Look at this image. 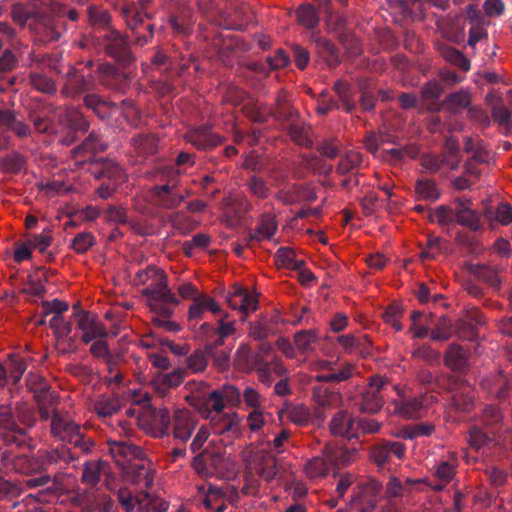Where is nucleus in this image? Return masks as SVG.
<instances>
[{
  "mask_svg": "<svg viewBox=\"0 0 512 512\" xmlns=\"http://www.w3.org/2000/svg\"><path fill=\"white\" fill-rule=\"evenodd\" d=\"M355 452L348 451L342 447L328 443L323 448V455L327 460L335 466H344L350 463L353 459Z\"/></svg>",
  "mask_w": 512,
  "mask_h": 512,
  "instance_id": "5701e85b",
  "label": "nucleus"
},
{
  "mask_svg": "<svg viewBox=\"0 0 512 512\" xmlns=\"http://www.w3.org/2000/svg\"><path fill=\"white\" fill-rule=\"evenodd\" d=\"M210 436V428L208 426H202L197 431L195 437L191 443V450L193 452L200 451L201 449H205L204 444L208 441ZM208 449V446H206Z\"/></svg>",
  "mask_w": 512,
  "mask_h": 512,
  "instance_id": "13d9d810",
  "label": "nucleus"
},
{
  "mask_svg": "<svg viewBox=\"0 0 512 512\" xmlns=\"http://www.w3.org/2000/svg\"><path fill=\"white\" fill-rule=\"evenodd\" d=\"M401 315V310L398 306H390L386 309L383 314V318L386 323L390 324L395 330L400 331L402 326L399 322V317Z\"/></svg>",
  "mask_w": 512,
  "mask_h": 512,
  "instance_id": "338daca9",
  "label": "nucleus"
},
{
  "mask_svg": "<svg viewBox=\"0 0 512 512\" xmlns=\"http://www.w3.org/2000/svg\"><path fill=\"white\" fill-rule=\"evenodd\" d=\"M89 20L93 25L104 26L109 23V14L106 10L91 7L88 9Z\"/></svg>",
  "mask_w": 512,
  "mask_h": 512,
  "instance_id": "69168bd1",
  "label": "nucleus"
},
{
  "mask_svg": "<svg viewBox=\"0 0 512 512\" xmlns=\"http://www.w3.org/2000/svg\"><path fill=\"white\" fill-rule=\"evenodd\" d=\"M318 334L314 330H303L295 334L294 343L301 352H310L315 349Z\"/></svg>",
  "mask_w": 512,
  "mask_h": 512,
  "instance_id": "2f4dec72",
  "label": "nucleus"
},
{
  "mask_svg": "<svg viewBox=\"0 0 512 512\" xmlns=\"http://www.w3.org/2000/svg\"><path fill=\"white\" fill-rule=\"evenodd\" d=\"M209 466L210 474L214 473L223 478H231L235 473L236 467L234 461L220 452H210Z\"/></svg>",
  "mask_w": 512,
  "mask_h": 512,
  "instance_id": "2eb2a0df",
  "label": "nucleus"
},
{
  "mask_svg": "<svg viewBox=\"0 0 512 512\" xmlns=\"http://www.w3.org/2000/svg\"><path fill=\"white\" fill-rule=\"evenodd\" d=\"M51 431L63 441L73 442L76 445L80 441V427L67 414L54 413Z\"/></svg>",
  "mask_w": 512,
  "mask_h": 512,
  "instance_id": "0eeeda50",
  "label": "nucleus"
},
{
  "mask_svg": "<svg viewBox=\"0 0 512 512\" xmlns=\"http://www.w3.org/2000/svg\"><path fill=\"white\" fill-rule=\"evenodd\" d=\"M353 425V418L347 412L339 411L332 417L329 430L334 436L350 437Z\"/></svg>",
  "mask_w": 512,
  "mask_h": 512,
  "instance_id": "412c9836",
  "label": "nucleus"
},
{
  "mask_svg": "<svg viewBox=\"0 0 512 512\" xmlns=\"http://www.w3.org/2000/svg\"><path fill=\"white\" fill-rule=\"evenodd\" d=\"M120 407V400L113 396L101 395L94 402V411L101 418L113 415Z\"/></svg>",
  "mask_w": 512,
  "mask_h": 512,
  "instance_id": "bb28decb",
  "label": "nucleus"
},
{
  "mask_svg": "<svg viewBox=\"0 0 512 512\" xmlns=\"http://www.w3.org/2000/svg\"><path fill=\"white\" fill-rule=\"evenodd\" d=\"M205 311H210L213 314H219L221 308L215 300L206 295L201 294L196 296L188 309V319L190 321H199L203 318Z\"/></svg>",
  "mask_w": 512,
  "mask_h": 512,
  "instance_id": "ddd939ff",
  "label": "nucleus"
},
{
  "mask_svg": "<svg viewBox=\"0 0 512 512\" xmlns=\"http://www.w3.org/2000/svg\"><path fill=\"white\" fill-rule=\"evenodd\" d=\"M470 201H457L455 203L454 222L476 230L479 228V216L470 208Z\"/></svg>",
  "mask_w": 512,
  "mask_h": 512,
  "instance_id": "f3484780",
  "label": "nucleus"
},
{
  "mask_svg": "<svg viewBox=\"0 0 512 512\" xmlns=\"http://www.w3.org/2000/svg\"><path fill=\"white\" fill-rule=\"evenodd\" d=\"M452 330H451V323L450 320L441 317L435 326V328L431 332V338L433 340H448L451 337Z\"/></svg>",
  "mask_w": 512,
  "mask_h": 512,
  "instance_id": "49530a36",
  "label": "nucleus"
},
{
  "mask_svg": "<svg viewBox=\"0 0 512 512\" xmlns=\"http://www.w3.org/2000/svg\"><path fill=\"white\" fill-rule=\"evenodd\" d=\"M118 501L125 512H165L168 504L161 498L148 493H141L133 497L132 493L121 488L117 492Z\"/></svg>",
  "mask_w": 512,
  "mask_h": 512,
  "instance_id": "7ed1b4c3",
  "label": "nucleus"
},
{
  "mask_svg": "<svg viewBox=\"0 0 512 512\" xmlns=\"http://www.w3.org/2000/svg\"><path fill=\"white\" fill-rule=\"evenodd\" d=\"M52 237L49 231L42 232L38 235H34L30 241L29 245L33 248L38 249L40 252H44L51 244Z\"/></svg>",
  "mask_w": 512,
  "mask_h": 512,
  "instance_id": "0e129e2a",
  "label": "nucleus"
},
{
  "mask_svg": "<svg viewBox=\"0 0 512 512\" xmlns=\"http://www.w3.org/2000/svg\"><path fill=\"white\" fill-rule=\"evenodd\" d=\"M416 193L421 199L434 201L439 197V191L434 182L423 179L416 183Z\"/></svg>",
  "mask_w": 512,
  "mask_h": 512,
  "instance_id": "4c0bfd02",
  "label": "nucleus"
},
{
  "mask_svg": "<svg viewBox=\"0 0 512 512\" xmlns=\"http://www.w3.org/2000/svg\"><path fill=\"white\" fill-rule=\"evenodd\" d=\"M434 431V426L430 423H420L411 427L405 428L400 436L408 439H413L419 436H429Z\"/></svg>",
  "mask_w": 512,
  "mask_h": 512,
  "instance_id": "a18cd8bd",
  "label": "nucleus"
},
{
  "mask_svg": "<svg viewBox=\"0 0 512 512\" xmlns=\"http://www.w3.org/2000/svg\"><path fill=\"white\" fill-rule=\"evenodd\" d=\"M276 264L279 267L300 269L301 262L295 260V253L290 248H280L275 255Z\"/></svg>",
  "mask_w": 512,
  "mask_h": 512,
  "instance_id": "a19ab883",
  "label": "nucleus"
},
{
  "mask_svg": "<svg viewBox=\"0 0 512 512\" xmlns=\"http://www.w3.org/2000/svg\"><path fill=\"white\" fill-rule=\"evenodd\" d=\"M42 310L45 316L62 315L63 312H66L68 310V304L58 299H54L52 301H45L42 303Z\"/></svg>",
  "mask_w": 512,
  "mask_h": 512,
  "instance_id": "864d4df0",
  "label": "nucleus"
},
{
  "mask_svg": "<svg viewBox=\"0 0 512 512\" xmlns=\"http://www.w3.org/2000/svg\"><path fill=\"white\" fill-rule=\"evenodd\" d=\"M134 283L146 285L142 293L147 297L148 306L154 313L171 315L173 306L179 303L174 293L168 288L164 272L154 266H148L137 272Z\"/></svg>",
  "mask_w": 512,
  "mask_h": 512,
  "instance_id": "f03ea898",
  "label": "nucleus"
},
{
  "mask_svg": "<svg viewBox=\"0 0 512 512\" xmlns=\"http://www.w3.org/2000/svg\"><path fill=\"white\" fill-rule=\"evenodd\" d=\"M101 177L107 178L111 180V183L105 185L103 184L99 189L98 193L101 198H108L112 191H114L117 186L123 183L126 179V176L122 169L118 165H109L103 172L100 174Z\"/></svg>",
  "mask_w": 512,
  "mask_h": 512,
  "instance_id": "dca6fc26",
  "label": "nucleus"
},
{
  "mask_svg": "<svg viewBox=\"0 0 512 512\" xmlns=\"http://www.w3.org/2000/svg\"><path fill=\"white\" fill-rule=\"evenodd\" d=\"M297 18L301 25L312 29L318 25L319 17L311 5H302L297 10Z\"/></svg>",
  "mask_w": 512,
  "mask_h": 512,
  "instance_id": "e433bc0d",
  "label": "nucleus"
},
{
  "mask_svg": "<svg viewBox=\"0 0 512 512\" xmlns=\"http://www.w3.org/2000/svg\"><path fill=\"white\" fill-rule=\"evenodd\" d=\"M187 399L203 418L211 420L214 417L213 413H221L227 405H239L241 393L233 385H223L210 390L204 383H194Z\"/></svg>",
  "mask_w": 512,
  "mask_h": 512,
  "instance_id": "f257e3e1",
  "label": "nucleus"
},
{
  "mask_svg": "<svg viewBox=\"0 0 512 512\" xmlns=\"http://www.w3.org/2000/svg\"><path fill=\"white\" fill-rule=\"evenodd\" d=\"M122 475L125 481L140 484L146 488L153 484V473L142 457L123 469Z\"/></svg>",
  "mask_w": 512,
  "mask_h": 512,
  "instance_id": "9b49d317",
  "label": "nucleus"
},
{
  "mask_svg": "<svg viewBox=\"0 0 512 512\" xmlns=\"http://www.w3.org/2000/svg\"><path fill=\"white\" fill-rule=\"evenodd\" d=\"M277 230L275 217L272 215H264L260 220L254 234L250 236V240L262 241L270 239Z\"/></svg>",
  "mask_w": 512,
  "mask_h": 512,
  "instance_id": "c756f323",
  "label": "nucleus"
},
{
  "mask_svg": "<svg viewBox=\"0 0 512 512\" xmlns=\"http://www.w3.org/2000/svg\"><path fill=\"white\" fill-rule=\"evenodd\" d=\"M129 398L135 405L140 406L139 411L144 410L145 407H149L150 396L149 393L142 388L133 389L129 392Z\"/></svg>",
  "mask_w": 512,
  "mask_h": 512,
  "instance_id": "bf43d9fd",
  "label": "nucleus"
},
{
  "mask_svg": "<svg viewBox=\"0 0 512 512\" xmlns=\"http://www.w3.org/2000/svg\"><path fill=\"white\" fill-rule=\"evenodd\" d=\"M415 3V0H388L387 2L389 9L401 16L413 13Z\"/></svg>",
  "mask_w": 512,
  "mask_h": 512,
  "instance_id": "3c124183",
  "label": "nucleus"
},
{
  "mask_svg": "<svg viewBox=\"0 0 512 512\" xmlns=\"http://www.w3.org/2000/svg\"><path fill=\"white\" fill-rule=\"evenodd\" d=\"M465 149L472 154L475 162L485 163L490 159V152L480 143L468 139L465 143Z\"/></svg>",
  "mask_w": 512,
  "mask_h": 512,
  "instance_id": "37998d69",
  "label": "nucleus"
},
{
  "mask_svg": "<svg viewBox=\"0 0 512 512\" xmlns=\"http://www.w3.org/2000/svg\"><path fill=\"white\" fill-rule=\"evenodd\" d=\"M198 490L204 495L203 504L207 509L214 510L215 512H223L225 510V495L220 488L209 485L207 489L204 486H200Z\"/></svg>",
  "mask_w": 512,
  "mask_h": 512,
  "instance_id": "aec40b11",
  "label": "nucleus"
},
{
  "mask_svg": "<svg viewBox=\"0 0 512 512\" xmlns=\"http://www.w3.org/2000/svg\"><path fill=\"white\" fill-rule=\"evenodd\" d=\"M470 103V95L468 92L460 91L451 94L445 101L446 107L452 112L466 108Z\"/></svg>",
  "mask_w": 512,
  "mask_h": 512,
  "instance_id": "79ce46f5",
  "label": "nucleus"
},
{
  "mask_svg": "<svg viewBox=\"0 0 512 512\" xmlns=\"http://www.w3.org/2000/svg\"><path fill=\"white\" fill-rule=\"evenodd\" d=\"M107 463L103 461H90L84 465L82 480L89 485H96L100 477L107 470Z\"/></svg>",
  "mask_w": 512,
  "mask_h": 512,
  "instance_id": "c85d7f7f",
  "label": "nucleus"
},
{
  "mask_svg": "<svg viewBox=\"0 0 512 512\" xmlns=\"http://www.w3.org/2000/svg\"><path fill=\"white\" fill-rule=\"evenodd\" d=\"M153 196L160 206L167 209L177 207L184 198L176 191L175 187L169 185L156 186L153 190Z\"/></svg>",
  "mask_w": 512,
  "mask_h": 512,
  "instance_id": "a211bd4d",
  "label": "nucleus"
},
{
  "mask_svg": "<svg viewBox=\"0 0 512 512\" xmlns=\"http://www.w3.org/2000/svg\"><path fill=\"white\" fill-rule=\"evenodd\" d=\"M445 362L450 368L460 370L466 364V353L459 345L452 344L446 353Z\"/></svg>",
  "mask_w": 512,
  "mask_h": 512,
  "instance_id": "f704fd0d",
  "label": "nucleus"
},
{
  "mask_svg": "<svg viewBox=\"0 0 512 512\" xmlns=\"http://www.w3.org/2000/svg\"><path fill=\"white\" fill-rule=\"evenodd\" d=\"M291 138L295 143L301 146H310L312 141L310 139V128L300 125H293L290 128Z\"/></svg>",
  "mask_w": 512,
  "mask_h": 512,
  "instance_id": "09e8293b",
  "label": "nucleus"
},
{
  "mask_svg": "<svg viewBox=\"0 0 512 512\" xmlns=\"http://www.w3.org/2000/svg\"><path fill=\"white\" fill-rule=\"evenodd\" d=\"M76 319L78 328L82 332L83 342L89 343L96 338H102L107 335L106 328L94 314L81 311L76 314Z\"/></svg>",
  "mask_w": 512,
  "mask_h": 512,
  "instance_id": "1a4fd4ad",
  "label": "nucleus"
},
{
  "mask_svg": "<svg viewBox=\"0 0 512 512\" xmlns=\"http://www.w3.org/2000/svg\"><path fill=\"white\" fill-rule=\"evenodd\" d=\"M109 451L121 471L143 457L142 450L128 441H109Z\"/></svg>",
  "mask_w": 512,
  "mask_h": 512,
  "instance_id": "6e6552de",
  "label": "nucleus"
},
{
  "mask_svg": "<svg viewBox=\"0 0 512 512\" xmlns=\"http://www.w3.org/2000/svg\"><path fill=\"white\" fill-rule=\"evenodd\" d=\"M455 208L451 209L446 206H439L429 213V220L439 225H449L454 222Z\"/></svg>",
  "mask_w": 512,
  "mask_h": 512,
  "instance_id": "58836bf2",
  "label": "nucleus"
},
{
  "mask_svg": "<svg viewBox=\"0 0 512 512\" xmlns=\"http://www.w3.org/2000/svg\"><path fill=\"white\" fill-rule=\"evenodd\" d=\"M227 302L230 308L239 310L246 316L257 310V298L240 285H234L232 292L227 295Z\"/></svg>",
  "mask_w": 512,
  "mask_h": 512,
  "instance_id": "9d476101",
  "label": "nucleus"
},
{
  "mask_svg": "<svg viewBox=\"0 0 512 512\" xmlns=\"http://www.w3.org/2000/svg\"><path fill=\"white\" fill-rule=\"evenodd\" d=\"M197 426L196 418L188 410H177L174 414V436L186 441Z\"/></svg>",
  "mask_w": 512,
  "mask_h": 512,
  "instance_id": "f8f14e48",
  "label": "nucleus"
},
{
  "mask_svg": "<svg viewBox=\"0 0 512 512\" xmlns=\"http://www.w3.org/2000/svg\"><path fill=\"white\" fill-rule=\"evenodd\" d=\"M211 424L215 433L223 434L226 432L239 433L240 418L236 413L216 414L211 418Z\"/></svg>",
  "mask_w": 512,
  "mask_h": 512,
  "instance_id": "6ab92c4d",
  "label": "nucleus"
},
{
  "mask_svg": "<svg viewBox=\"0 0 512 512\" xmlns=\"http://www.w3.org/2000/svg\"><path fill=\"white\" fill-rule=\"evenodd\" d=\"M383 206V201L374 192H368L362 200V209L365 215L375 214Z\"/></svg>",
  "mask_w": 512,
  "mask_h": 512,
  "instance_id": "8fccbe9b",
  "label": "nucleus"
},
{
  "mask_svg": "<svg viewBox=\"0 0 512 512\" xmlns=\"http://www.w3.org/2000/svg\"><path fill=\"white\" fill-rule=\"evenodd\" d=\"M362 161L361 154L355 150L348 149L341 153L340 160L337 166V171L340 174H346L356 170Z\"/></svg>",
  "mask_w": 512,
  "mask_h": 512,
  "instance_id": "7c9ffc66",
  "label": "nucleus"
},
{
  "mask_svg": "<svg viewBox=\"0 0 512 512\" xmlns=\"http://www.w3.org/2000/svg\"><path fill=\"white\" fill-rule=\"evenodd\" d=\"M455 474V464L443 461L435 467L434 475L442 482L441 484L435 485L434 489L441 490L444 485L449 483Z\"/></svg>",
  "mask_w": 512,
  "mask_h": 512,
  "instance_id": "c9c22d12",
  "label": "nucleus"
},
{
  "mask_svg": "<svg viewBox=\"0 0 512 512\" xmlns=\"http://www.w3.org/2000/svg\"><path fill=\"white\" fill-rule=\"evenodd\" d=\"M188 141L199 149H207L217 146L221 138L208 128H200L189 134Z\"/></svg>",
  "mask_w": 512,
  "mask_h": 512,
  "instance_id": "393cba45",
  "label": "nucleus"
},
{
  "mask_svg": "<svg viewBox=\"0 0 512 512\" xmlns=\"http://www.w3.org/2000/svg\"><path fill=\"white\" fill-rule=\"evenodd\" d=\"M442 55L449 62H452V63H454L456 65H459L461 68H463L465 70L469 69L468 61L456 49L450 48V47L445 48L442 51Z\"/></svg>",
  "mask_w": 512,
  "mask_h": 512,
  "instance_id": "052dcab7",
  "label": "nucleus"
},
{
  "mask_svg": "<svg viewBox=\"0 0 512 512\" xmlns=\"http://www.w3.org/2000/svg\"><path fill=\"white\" fill-rule=\"evenodd\" d=\"M209 449L205 448L200 452L197 456L194 457L193 460V468L200 475L210 474V468L207 466V462H209Z\"/></svg>",
  "mask_w": 512,
  "mask_h": 512,
  "instance_id": "5fc2aeb1",
  "label": "nucleus"
},
{
  "mask_svg": "<svg viewBox=\"0 0 512 512\" xmlns=\"http://www.w3.org/2000/svg\"><path fill=\"white\" fill-rule=\"evenodd\" d=\"M187 366L193 372H202L207 366V359L203 352L196 351L187 358Z\"/></svg>",
  "mask_w": 512,
  "mask_h": 512,
  "instance_id": "4d7b16f0",
  "label": "nucleus"
},
{
  "mask_svg": "<svg viewBox=\"0 0 512 512\" xmlns=\"http://www.w3.org/2000/svg\"><path fill=\"white\" fill-rule=\"evenodd\" d=\"M495 220L502 225H509L512 222V207L508 204H500L495 212Z\"/></svg>",
  "mask_w": 512,
  "mask_h": 512,
  "instance_id": "774afa93",
  "label": "nucleus"
},
{
  "mask_svg": "<svg viewBox=\"0 0 512 512\" xmlns=\"http://www.w3.org/2000/svg\"><path fill=\"white\" fill-rule=\"evenodd\" d=\"M49 326L57 338H66L72 331V325L62 315L52 316Z\"/></svg>",
  "mask_w": 512,
  "mask_h": 512,
  "instance_id": "c03bdc74",
  "label": "nucleus"
},
{
  "mask_svg": "<svg viewBox=\"0 0 512 512\" xmlns=\"http://www.w3.org/2000/svg\"><path fill=\"white\" fill-rule=\"evenodd\" d=\"M371 458L380 466L391 460V454L388 443L375 446L371 451Z\"/></svg>",
  "mask_w": 512,
  "mask_h": 512,
  "instance_id": "6e6d98bb",
  "label": "nucleus"
},
{
  "mask_svg": "<svg viewBox=\"0 0 512 512\" xmlns=\"http://www.w3.org/2000/svg\"><path fill=\"white\" fill-rule=\"evenodd\" d=\"M287 418L297 425L306 424L313 415L305 405H296L286 410Z\"/></svg>",
  "mask_w": 512,
  "mask_h": 512,
  "instance_id": "ea45409f",
  "label": "nucleus"
},
{
  "mask_svg": "<svg viewBox=\"0 0 512 512\" xmlns=\"http://www.w3.org/2000/svg\"><path fill=\"white\" fill-rule=\"evenodd\" d=\"M126 413L130 416L136 415L139 427L155 437H161L167 433L169 414L166 409L154 410L149 406L142 411L128 409Z\"/></svg>",
  "mask_w": 512,
  "mask_h": 512,
  "instance_id": "20e7f679",
  "label": "nucleus"
},
{
  "mask_svg": "<svg viewBox=\"0 0 512 512\" xmlns=\"http://www.w3.org/2000/svg\"><path fill=\"white\" fill-rule=\"evenodd\" d=\"M94 242V237L91 233L83 232L74 237L71 247L77 253H85L93 246Z\"/></svg>",
  "mask_w": 512,
  "mask_h": 512,
  "instance_id": "de8ad7c7",
  "label": "nucleus"
},
{
  "mask_svg": "<svg viewBox=\"0 0 512 512\" xmlns=\"http://www.w3.org/2000/svg\"><path fill=\"white\" fill-rule=\"evenodd\" d=\"M31 84L41 92L51 93L55 90L54 83L47 77L40 74L31 75Z\"/></svg>",
  "mask_w": 512,
  "mask_h": 512,
  "instance_id": "680f3d73",
  "label": "nucleus"
},
{
  "mask_svg": "<svg viewBox=\"0 0 512 512\" xmlns=\"http://www.w3.org/2000/svg\"><path fill=\"white\" fill-rule=\"evenodd\" d=\"M388 388L386 380L379 376L370 379L362 395L361 410L376 413L383 406V392Z\"/></svg>",
  "mask_w": 512,
  "mask_h": 512,
  "instance_id": "423d86ee",
  "label": "nucleus"
},
{
  "mask_svg": "<svg viewBox=\"0 0 512 512\" xmlns=\"http://www.w3.org/2000/svg\"><path fill=\"white\" fill-rule=\"evenodd\" d=\"M184 380V372L181 369L173 370L170 373H158L153 378L152 384L160 396H165L170 389L178 387Z\"/></svg>",
  "mask_w": 512,
  "mask_h": 512,
  "instance_id": "4468645a",
  "label": "nucleus"
},
{
  "mask_svg": "<svg viewBox=\"0 0 512 512\" xmlns=\"http://www.w3.org/2000/svg\"><path fill=\"white\" fill-rule=\"evenodd\" d=\"M0 435L6 442L17 441L18 436L22 435V429L7 410L0 411Z\"/></svg>",
  "mask_w": 512,
  "mask_h": 512,
  "instance_id": "4be33fe9",
  "label": "nucleus"
},
{
  "mask_svg": "<svg viewBox=\"0 0 512 512\" xmlns=\"http://www.w3.org/2000/svg\"><path fill=\"white\" fill-rule=\"evenodd\" d=\"M327 458L314 457L304 466L305 474L311 479L324 477L328 473Z\"/></svg>",
  "mask_w": 512,
  "mask_h": 512,
  "instance_id": "473e14b6",
  "label": "nucleus"
},
{
  "mask_svg": "<svg viewBox=\"0 0 512 512\" xmlns=\"http://www.w3.org/2000/svg\"><path fill=\"white\" fill-rule=\"evenodd\" d=\"M22 489L15 483L0 477V500L9 496H19Z\"/></svg>",
  "mask_w": 512,
  "mask_h": 512,
  "instance_id": "e2e57ef3",
  "label": "nucleus"
},
{
  "mask_svg": "<svg viewBox=\"0 0 512 512\" xmlns=\"http://www.w3.org/2000/svg\"><path fill=\"white\" fill-rule=\"evenodd\" d=\"M0 125L6 126L15 132L18 136H26L29 132L28 127L11 112L0 111Z\"/></svg>",
  "mask_w": 512,
  "mask_h": 512,
  "instance_id": "72a5a7b5",
  "label": "nucleus"
},
{
  "mask_svg": "<svg viewBox=\"0 0 512 512\" xmlns=\"http://www.w3.org/2000/svg\"><path fill=\"white\" fill-rule=\"evenodd\" d=\"M312 400L315 405L313 423L321 424L326 418V410L342 405V396L339 392L331 391L323 386L313 388Z\"/></svg>",
  "mask_w": 512,
  "mask_h": 512,
  "instance_id": "39448f33",
  "label": "nucleus"
},
{
  "mask_svg": "<svg viewBox=\"0 0 512 512\" xmlns=\"http://www.w3.org/2000/svg\"><path fill=\"white\" fill-rule=\"evenodd\" d=\"M395 409L394 412L403 418L410 419L421 417L423 415L422 411L424 409L423 399L412 398L405 400L401 403L394 402Z\"/></svg>",
  "mask_w": 512,
  "mask_h": 512,
  "instance_id": "a878e982",
  "label": "nucleus"
},
{
  "mask_svg": "<svg viewBox=\"0 0 512 512\" xmlns=\"http://www.w3.org/2000/svg\"><path fill=\"white\" fill-rule=\"evenodd\" d=\"M106 146V143L97 134L92 133L85 139L81 149L94 154L104 151Z\"/></svg>",
  "mask_w": 512,
  "mask_h": 512,
  "instance_id": "603ef678",
  "label": "nucleus"
},
{
  "mask_svg": "<svg viewBox=\"0 0 512 512\" xmlns=\"http://www.w3.org/2000/svg\"><path fill=\"white\" fill-rule=\"evenodd\" d=\"M62 121L68 129V137L62 140V142L66 144H70L74 141V135L72 133L86 129V123L81 113L76 109L66 110Z\"/></svg>",
  "mask_w": 512,
  "mask_h": 512,
  "instance_id": "b1692460",
  "label": "nucleus"
},
{
  "mask_svg": "<svg viewBox=\"0 0 512 512\" xmlns=\"http://www.w3.org/2000/svg\"><path fill=\"white\" fill-rule=\"evenodd\" d=\"M254 470L264 480L270 481L277 473L276 459L269 454L261 455L256 459Z\"/></svg>",
  "mask_w": 512,
  "mask_h": 512,
  "instance_id": "cd10ccee",
  "label": "nucleus"
}]
</instances>
